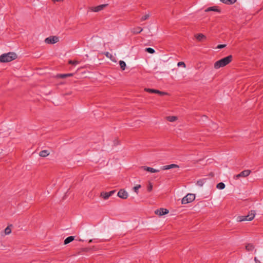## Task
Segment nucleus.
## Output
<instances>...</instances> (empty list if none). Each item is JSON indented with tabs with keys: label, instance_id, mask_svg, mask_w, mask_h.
Masks as SVG:
<instances>
[{
	"label": "nucleus",
	"instance_id": "f8f14e48",
	"mask_svg": "<svg viewBox=\"0 0 263 263\" xmlns=\"http://www.w3.org/2000/svg\"><path fill=\"white\" fill-rule=\"evenodd\" d=\"M255 214L256 213L254 210H251L247 215V221L252 220L254 219Z\"/></svg>",
	"mask_w": 263,
	"mask_h": 263
},
{
	"label": "nucleus",
	"instance_id": "2f4dec72",
	"mask_svg": "<svg viewBox=\"0 0 263 263\" xmlns=\"http://www.w3.org/2000/svg\"><path fill=\"white\" fill-rule=\"evenodd\" d=\"M153 189V184L152 183L149 182L148 185L147 187V190L148 192H151Z\"/></svg>",
	"mask_w": 263,
	"mask_h": 263
},
{
	"label": "nucleus",
	"instance_id": "2eb2a0df",
	"mask_svg": "<svg viewBox=\"0 0 263 263\" xmlns=\"http://www.w3.org/2000/svg\"><path fill=\"white\" fill-rule=\"evenodd\" d=\"M143 30V29L140 27H137L136 28H134L132 29V32L134 34H138L140 33Z\"/></svg>",
	"mask_w": 263,
	"mask_h": 263
},
{
	"label": "nucleus",
	"instance_id": "ea45409f",
	"mask_svg": "<svg viewBox=\"0 0 263 263\" xmlns=\"http://www.w3.org/2000/svg\"><path fill=\"white\" fill-rule=\"evenodd\" d=\"M210 176H213V173H211L210 174Z\"/></svg>",
	"mask_w": 263,
	"mask_h": 263
},
{
	"label": "nucleus",
	"instance_id": "9b49d317",
	"mask_svg": "<svg viewBox=\"0 0 263 263\" xmlns=\"http://www.w3.org/2000/svg\"><path fill=\"white\" fill-rule=\"evenodd\" d=\"M141 168L143 169L145 171H146L147 172H149L151 173H157L160 171L159 170H156L154 168L146 166H142L141 167Z\"/></svg>",
	"mask_w": 263,
	"mask_h": 263
},
{
	"label": "nucleus",
	"instance_id": "f704fd0d",
	"mask_svg": "<svg viewBox=\"0 0 263 263\" xmlns=\"http://www.w3.org/2000/svg\"><path fill=\"white\" fill-rule=\"evenodd\" d=\"M177 65L178 66H183V67H185V64L183 62H179L178 63Z\"/></svg>",
	"mask_w": 263,
	"mask_h": 263
},
{
	"label": "nucleus",
	"instance_id": "6ab92c4d",
	"mask_svg": "<svg viewBox=\"0 0 263 263\" xmlns=\"http://www.w3.org/2000/svg\"><path fill=\"white\" fill-rule=\"evenodd\" d=\"M49 154V153L48 152V151H47V150H43V151H41L40 152L39 155L41 157H45L48 156Z\"/></svg>",
	"mask_w": 263,
	"mask_h": 263
},
{
	"label": "nucleus",
	"instance_id": "393cba45",
	"mask_svg": "<svg viewBox=\"0 0 263 263\" xmlns=\"http://www.w3.org/2000/svg\"><path fill=\"white\" fill-rule=\"evenodd\" d=\"M217 189L222 190L225 187V184L223 182H220L216 185Z\"/></svg>",
	"mask_w": 263,
	"mask_h": 263
},
{
	"label": "nucleus",
	"instance_id": "c9c22d12",
	"mask_svg": "<svg viewBox=\"0 0 263 263\" xmlns=\"http://www.w3.org/2000/svg\"><path fill=\"white\" fill-rule=\"evenodd\" d=\"M226 46V45H225V44H220L217 46V48L221 49V48L225 47Z\"/></svg>",
	"mask_w": 263,
	"mask_h": 263
},
{
	"label": "nucleus",
	"instance_id": "7c9ffc66",
	"mask_svg": "<svg viewBox=\"0 0 263 263\" xmlns=\"http://www.w3.org/2000/svg\"><path fill=\"white\" fill-rule=\"evenodd\" d=\"M68 63L69 64H72V65H77V64H78L79 63V62L78 61L69 60L68 61Z\"/></svg>",
	"mask_w": 263,
	"mask_h": 263
},
{
	"label": "nucleus",
	"instance_id": "c756f323",
	"mask_svg": "<svg viewBox=\"0 0 263 263\" xmlns=\"http://www.w3.org/2000/svg\"><path fill=\"white\" fill-rule=\"evenodd\" d=\"M91 250V248H82L81 249V250H80V253L82 252H88V251H89Z\"/></svg>",
	"mask_w": 263,
	"mask_h": 263
},
{
	"label": "nucleus",
	"instance_id": "5701e85b",
	"mask_svg": "<svg viewBox=\"0 0 263 263\" xmlns=\"http://www.w3.org/2000/svg\"><path fill=\"white\" fill-rule=\"evenodd\" d=\"M254 246L251 243H249L246 246V249L248 251H252L254 249Z\"/></svg>",
	"mask_w": 263,
	"mask_h": 263
},
{
	"label": "nucleus",
	"instance_id": "473e14b6",
	"mask_svg": "<svg viewBox=\"0 0 263 263\" xmlns=\"http://www.w3.org/2000/svg\"><path fill=\"white\" fill-rule=\"evenodd\" d=\"M149 17V14H146V15L143 16L141 18L140 20H141V22L147 20Z\"/></svg>",
	"mask_w": 263,
	"mask_h": 263
},
{
	"label": "nucleus",
	"instance_id": "e433bc0d",
	"mask_svg": "<svg viewBox=\"0 0 263 263\" xmlns=\"http://www.w3.org/2000/svg\"><path fill=\"white\" fill-rule=\"evenodd\" d=\"M105 55H106V57L107 58H110L111 57V55L108 52H106L105 53Z\"/></svg>",
	"mask_w": 263,
	"mask_h": 263
},
{
	"label": "nucleus",
	"instance_id": "a878e982",
	"mask_svg": "<svg viewBox=\"0 0 263 263\" xmlns=\"http://www.w3.org/2000/svg\"><path fill=\"white\" fill-rule=\"evenodd\" d=\"M145 51L146 52H147L151 54H153V53H155V51L154 49L150 48V47L146 48L145 49Z\"/></svg>",
	"mask_w": 263,
	"mask_h": 263
},
{
	"label": "nucleus",
	"instance_id": "4c0bfd02",
	"mask_svg": "<svg viewBox=\"0 0 263 263\" xmlns=\"http://www.w3.org/2000/svg\"><path fill=\"white\" fill-rule=\"evenodd\" d=\"M254 260L256 261V263H261L259 260L257 259L256 257L254 258Z\"/></svg>",
	"mask_w": 263,
	"mask_h": 263
},
{
	"label": "nucleus",
	"instance_id": "f257e3e1",
	"mask_svg": "<svg viewBox=\"0 0 263 263\" xmlns=\"http://www.w3.org/2000/svg\"><path fill=\"white\" fill-rule=\"evenodd\" d=\"M232 59L233 57L232 55L224 57L214 63V68L215 69H219L220 67H223L229 64L232 61Z\"/></svg>",
	"mask_w": 263,
	"mask_h": 263
},
{
	"label": "nucleus",
	"instance_id": "9d476101",
	"mask_svg": "<svg viewBox=\"0 0 263 263\" xmlns=\"http://www.w3.org/2000/svg\"><path fill=\"white\" fill-rule=\"evenodd\" d=\"M107 5V4H102L95 7H92L91 10L93 12H99L105 8Z\"/></svg>",
	"mask_w": 263,
	"mask_h": 263
},
{
	"label": "nucleus",
	"instance_id": "0eeeda50",
	"mask_svg": "<svg viewBox=\"0 0 263 263\" xmlns=\"http://www.w3.org/2000/svg\"><path fill=\"white\" fill-rule=\"evenodd\" d=\"M115 190H113L109 192H102L101 193L100 197L103 198L104 199H107L110 196L112 195L115 193Z\"/></svg>",
	"mask_w": 263,
	"mask_h": 263
},
{
	"label": "nucleus",
	"instance_id": "4be33fe9",
	"mask_svg": "<svg viewBox=\"0 0 263 263\" xmlns=\"http://www.w3.org/2000/svg\"><path fill=\"white\" fill-rule=\"evenodd\" d=\"M166 119L170 122H174L177 120V117L176 116H167Z\"/></svg>",
	"mask_w": 263,
	"mask_h": 263
},
{
	"label": "nucleus",
	"instance_id": "72a5a7b5",
	"mask_svg": "<svg viewBox=\"0 0 263 263\" xmlns=\"http://www.w3.org/2000/svg\"><path fill=\"white\" fill-rule=\"evenodd\" d=\"M141 187L140 185H137L136 186H134L133 189L134 191L137 194L138 190Z\"/></svg>",
	"mask_w": 263,
	"mask_h": 263
},
{
	"label": "nucleus",
	"instance_id": "58836bf2",
	"mask_svg": "<svg viewBox=\"0 0 263 263\" xmlns=\"http://www.w3.org/2000/svg\"><path fill=\"white\" fill-rule=\"evenodd\" d=\"M52 1H54V2H62L63 0H52Z\"/></svg>",
	"mask_w": 263,
	"mask_h": 263
},
{
	"label": "nucleus",
	"instance_id": "423d86ee",
	"mask_svg": "<svg viewBox=\"0 0 263 263\" xmlns=\"http://www.w3.org/2000/svg\"><path fill=\"white\" fill-rule=\"evenodd\" d=\"M118 196L123 199H126L128 196V193L124 189H121L118 193Z\"/></svg>",
	"mask_w": 263,
	"mask_h": 263
},
{
	"label": "nucleus",
	"instance_id": "39448f33",
	"mask_svg": "<svg viewBox=\"0 0 263 263\" xmlns=\"http://www.w3.org/2000/svg\"><path fill=\"white\" fill-rule=\"evenodd\" d=\"M251 173V171L249 170H245L242 171L239 174H237L236 175H235L234 176V178L235 179H237L239 178L240 177H246L248 176Z\"/></svg>",
	"mask_w": 263,
	"mask_h": 263
},
{
	"label": "nucleus",
	"instance_id": "dca6fc26",
	"mask_svg": "<svg viewBox=\"0 0 263 263\" xmlns=\"http://www.w3.org/2000/svg\"><path fill=\"white\" fill-rule=\"evenodd\" d=\"M237 0H220V1L226 5H232L236 2Z\"/></svg>",
	"mask_w": 263,
	"mask_h": 263
},
{
	"label": "nucleus",
	"instance_id": "1a4fd4ad",
	"mask_svg": "<svg viewBox=\"0 0 263 263\" xmlns=\"http://www.w3.org/2000/svg\"><path fill=\"white\" fill-rule=\"evenodd\" d=\"M179 166L176 164H171L170 165L162 166L160 167V170H167L173 168H179Z\"/></svg>",
	"mask_w": 263,
	"mask_h": 263
},
{
	"label": "nucleus",
	"instance_id": "bb28decb",
	"mask_svg": "<svg viewBox=\"0 0 263 263\" xmlns=\"http://www.w3.org/2000/svg\"><path fill=\"white\" fill-rule=\"evenodd\" d=\"M156 90L154 89H151V88H145L144 90L147 92L149 93H155L156 92Z\"/></svg>",
	"mask_w": 263,
	"mask_h": 263
},
{
	"label": "nucleus",
	"instance_id": "412c9836",
	"mask_svg": "<svg viewBox=\"0 0 263 263\" xmlns=\"http://www.w3.org/2000/svg\"><path fill=\"white\" fill-rule=\"evenodd\" d=\"M238 221L241 222L245 220L247 221V215L246 216H239L237 218Z\"/></svg>",
	"mask_w": 263,
	"mask_h": 263
},
{
	"label": "nucleus",
	"instance_id": "c85d7f7f",
	"mask_svg": "<svg viewBox=\"0 0 263 263\" xmlns=\"http://www.w3.org/2000/svg\"><path fill=\"white\" fill-rule=\"evenodd\" d=\"M11 232V230L9 228V226H8L5 229V233L6 235L10 234Z\"/></svg>",
	"mask_w": 263,
	"mask_h": 263
},
{
	"label": "nucleus",
	"instance_id": "6e6552de",
	"mask_svg": "<svg viewBox=\"0 0 263 263\" xmlns=\"http://www.w3.org/2000/svg\"><path fill=\"white\" fill-rule=\"evenodd\" d=\"M169 211L167 209L164 208H160L155 211V213L159 216H163L168 213Z\"/></svg>",
	"mask_w": 263,
	"mask_h": 263
},
{
	"label": "nucleus",
	"instance_id": "a211bd4d",
	"mask_svg": "<svg viewBox=\"0 0 263 263\" xmlns=\"http://www.w3.org/2000/svg\"><path fill=\"white\" fill-rule=\"evenodd\" d=\"M195 37L199 41H201L202 39L206 38L205 36L202 33L197 34L195 35Z\"/></svg>",
	"mask_w": 263,
	"mask_h": 263
},
{
	"label": "nucleus",
	"instance_id": "aec40b11",
	"mask_svg": "<svg viewBox=\"0 0 263 263\" xmlns=\"http://www.w3.org/2000/svg\"><path fill=\"white\" fill-rule=\"evenodd\" d=\"M206 179L203 178L198 180L196 182V184L199 186H202L203 184L206 182Z\"/></svg>",
	"mask_w": 263,
	"mask_h": 263
},
{
	"label": "nucleus",
	"instance_id": "cd10ccee",
	"mask_svg": "<svg viewBox=\"0 0 263 263\" xmlns=\"http://www.w3.org/2000/svg\"><path fill=\"white\" fill-rule=\"evenodd\" d=\"M155 93H157L160 96H163V95H167V92H163V91H161L159 90H156V92Z\"/></svg>",
	"mask_w": 263,
	"mask_h": 263
},
{
	"label": "nucleus",
	"instance_id": "20e7f679",
	"mask_svg": "<svg viewBox=\"0 0 263 263\" xmlns=\"http://www.w3.org/2000/svg\"><path fill=\"white\" fill-rule=\"evenodd\" d=\"M59 41V38L57 36H50L45 40V42L48 44H53L58 43Z\"/></svg>",
	"mask_w": 263,
	"mask_h": 263
},
{
	"label": "nucleus",
	"instance_id": "7ed1b4c3",
	"mask_svg": "<svg viewBox=\"0 0 263 263\" xmlns=\"http://www.w3.org/2000/svg\"><path fill=\"white\" fill-rule=\"evenodd\" d=\"M195 199V195L193 194H187L184 197L181 201L182 204H186L192 202Z\"/></svg>",
	"mask_w": 263,
	"mask_h": 263
},
{
	"label": "nucleus",
	"instance_id": "4468645a",
	"mask_svg": "<svg viewBox=\"0 0 263 263\" xmlns=\"http://www.w3.org/2000/svg\"><path fill=\"white\" fill-rule=\"evenodd\" d=\"M211 11H216V12H220V10L217 8V6L210 7L205 10V12H209Z\"/></svg>",
	"mask_w": 263,
	"mask_h": 263
},
{
	"label": "nucleus",
	"instance_id": "b1692460",
	"mask_svg": "<svg viewBox=\"0 0 263 263\" xmlns=\"http://www.w3.org/2000/svg\"><path fill=\"white\" fill-rule=\"evenodd\" d=\"M119 65H120L121 69L122 70H125V67H126V63L123 61H120Z\"/></svg>",
	"mask_w": 263,
	"mask_h": 263
},
{
	"label": "nucleus",
	"instance_id": "a19ab883",
	"mask_svg": "<svg viewBox=\"0 0 263 263\" xmlns=\"http://www.w3.org/2000/svg\"><path fill=\"white\" fill-rule=\"evenodd\" d=\"M92 239H90V240H89V242H92Z\"/></svg>",
	"mask_w": 263,
	"mask_h": 263
},
{
	"label": "nucleus",
	"instance_id": "f03ea898",
	"mask_svg": "<svg viewBox=\"0 0 263 263\" xmlns=\"http://www.w3.org/2000/svg\"><path fill=\"white\" fill-rule=\"evenodd\" d=\"M17 58V54L15 52H9L7 53L2 54L0 56V62L1 63L10 62L15 60Z\"/></svg>",
	"mask_w": 263,
	"mask_h": 263
},
{
	"label": "nucleus",
	"instance_id": "f3484780",
	"mask_svg": "<svg viewBox=\"0 0 263 263\" xmlns=\"http://www.w3.org/2000/svg\"><path fill=\"white\" fill-rule=\"evenodd\" d=\"M74 239V236H69L67 237L64 240V244L67 245L71 241H72Z\"/></svg>",
	"mask_w": 263,
	"mask_h": 263
},
{
	"label": "nucleus",
	"instance_id": "ddd939ff",
	"mask_svg": "<svg viewBox=\"0 0 263 263\" xmlns=\"http://www.w3.org/2000/svg\"><path fill=\"white\" fill-rule=\"evenodd\" d=\"M73 76V73H70L67 74H59L57 76L58 78L64 79L67 77H72Z\"/></svg>",
	"mask_w": 263,
	"mask_h": 263
}]
</instances>
